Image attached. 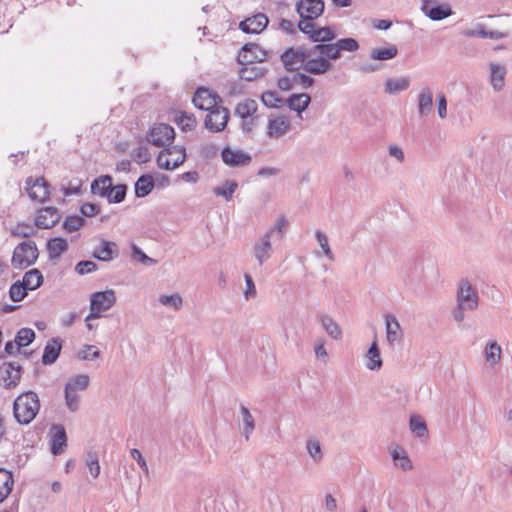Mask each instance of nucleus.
Here are the masks:
<instances>
[{"mask_svg":"<svg viewBox=\"0 0 512 512\" xmlns=\"http://www.w3.org/2000/svg\"><path fill=\"white\" fill-rule=\"evenodd\" d=\"M221 97L212 93L208 88L199 87L192 97L193 105L208 114L204 119V127L210 132L223 131L230 119V111L228 108L220 106Z\"/></svg>","mask_w":512,"mask_h":512,"instance_id":"obj_1","label":"nucleus"},{"mask_svg":"<svg viewBox=\"0 0 512 512\" xmlns=\"http://www.w3.org/2000/svg\"><path fill=\"white\" fill-rule=\"evenodd\" d=\"M40 410L37 393L32 390L20 394L13 402V415L20 425L31 423Z\"/></svg>","mask_w":512,"mask_h":512,"instance_id":"obj_2","label":"nucleus"},{"mask_svg":"<svg viewBox=\"0 0 512 512\" xmlns=\"http://www.w3.org/2000/svg\"><path fill=\"white\" fill-rule=\"evenodd\" d=\"M38 256L39 251L36 243L32 240L23 241L15 247L11 264L15 269H25L33 265Z\"/></svg>","mask_w":512,"mask_h":512,"instance_id":"obj_3","label":"nucleus"},{"mask_svg":"<svg viewBox=\"0 0 512 512\" xmlns=\"http://www.w3.org/2000/svg\"><path fill=\"white\" fill-rule=\"evenodd\" d=\"M185 160V147L178 145L163 148L156 158L158 167L164 170H173L182 165Z\"/></svg>","mask_w":512,"mask_h":512,"instance_id":"obj_4","label":"nucleus"},{"mask_svg":"<svg viewBox=\"0 0 512 512\" xmlns=\"http://www.w3.org/2000/svg\"><path fill=\"white\" fill-rule=\"evenodd\" d=\"M175 130L165 123L154 124L147 133V141L155 147H171L175 139Z\"/></svg>","mask_w":512,"mask_h":512,"instance_id":"obj_5","label":"nucleus"},{"mask_svg":"<svg viewBox=\"0 0 512 512\" xmlns=\"http://www.w3.org/2000/svg\"><path fill=\"white\" fill-rule=\"evenodd\" d=\"M23 367L14 361L4 362L0 366V385L5 389L15 388L21 379Z\"/></svg>","mask_w":512,"mask_h":512,"instance_id":"obj_6","label":"nucleus"},{"mask_svg":"<svg viewBox=\"0 0 512 512\" xmlns=\"http://www.w3.org/2000/svg\"><path fill=\"white\" fill-rule=\"evenodd\" d=\"M28 196L33 201L45 202L50 197V184L44 177H28L25 181Z\"/></svg>","mask_w":512,"mask_h":512,"instance_id":"obj_7","label":"nucleus"},{"mask_svg":"<svg viewBox=\"0 0 512 512\" xmlns=\"http://www.w3.org/2000/svg\"><path fill=\"white\" fill-rule=\"evenodd\" d=\"M295 8L300 19L316 20L323 14L325 2L324 0H298Z\"/></svg>","mask_w":512,"mask_h":512,"instance_id":"obj_8","label":"nucleus"},{"mask_svg":"<svg viewBox=\"0 0 512 512\" xmlns=\"http://www.w3.org/2000/svg\"><path fill=\"white\" fill-rule=\"evenodd\" d=\"M268 53L257 43H246L242 46L237 56L239 64H255L267 59Z\"/></svg>","mask_w":512,"mask_h":512,"instance_id":"obj_9","label":"nucleus"},{"mask_svg":"<svg viewBox=\"0 0 512 512\" xmlns=\"http://www.w3.org/2000/svg\"><path fill=\"white\" fill-rule=\"evenodd\" d=\"M311 55L310 50L293 47L287 48L280 56L283 62L284 69L288 72H294L299 67L296 66L298 62L305 63Z\"/></svg>","mask_w":512,"mask_h":512,"instance_id":"obj_10","label":"nucleus"},{"mask_svg":"<svg viewBox=\"0 0 512 512\" xmlns=\"http://www.w3.org/2000/svg\"><path fill=\"white\" fill-rule=\"evenodd\" d=\"M478 294L473 286L466 280L459 283L457 292V304L468 310H475L478 307Z\"/></svg>","mask_w":512,"mask_h":512,"instance_id":"obj_11","label":"nucleus"},{"mask_svg":"<svg viewBox=\"0 0 512 512\" xmlns=\"http://www.w3.org/2000/svg\"><path fill=\"white\" fill-rule=\"evenodd\" d=\"M221 158L225 165L229 167H243L251 163L250 154L241 150H233L229 145L221 150Z\"/></svg>","mask_w":512,"mask_h":512,"instance_id":"obj_12","label":"nucleus"},{"mask_svg":"<svg viewBox=\"0 0 512 512\" xmlns=\"http://www.w3.org/2000/svg\"><path fill=\"white\" fill-rule=\"evenodd\" d=\"M421 11L433 21H441L452 15V9L447 4H439L435 0H424Z\"/></svg>","mask_w":512,"mask_h":512,"instance_id":"obj_13","label":"nucleus"},{"mask_svg":"<svg viewBox=\"0 0 512 512\" xmlns=\"http://www.w3.org/2000/svg\"><path fill=\"white\" fill-rule=\"evenodd\" d=\"M61 218V214L56 207H43L37 211L35 226L39 229H50L54 227Z\"/></svg>","mask_w":512,"mask_h":512,"instance_id":"obj_14","label":"nucleus"},{"mask_svg":"<svg viewBox=\"0 0 512 512\" xmlns=\"http://www.w3.org/2000/svg\"><path fill=\"white\" fill-rule=\"evenodd\" d=\"M269 24V19L264 13H257L239 23V29L246 34H259Z\"/></svg>","mask_w":512,"mask_h":512,"instance_id":"obj_15","label":"nucleus"},{"mask_svg":"<svg viewBox=\"0 0 512 512\" xmlns=\"http://www.w3.org/2000/svg\"><path fill=\"white\" fill-rule=\"evenodd\" d=\"M116 303L114 290L97 291L90 297V310L106 311Z\"/></svg>","mask_w":512,"mask_h":512,"instance_id":"obj_16","label":"nucleus"},{"mask_svg":"<svg viewBox=\"0 0 512 512\" xmlns=\"http://www.w3.org/2000/svg\"><path fill=\"white\" fill-rule=\"evenodd\" d=\"M67 447V433L61 424H54L51 427L50 450L55 456L62 454Z\"/></svg>","mask_w":512,"mask_h":512,"instance_id":"obj_17","label":"nucleus"},{"mask_svg":"<svg viewBox=\"0 0 512 512\" xmlns=\"http://www.w3.org/2000/svg\"><path fill=\"white\" fill-rule=\"evenodd\" d=\"M119 249L115 242L101 240L99 246L93 251V257L102 262H109L118 257Z\"/></svg>","mask_w":512,"mask_h":512,"instance_id":"obj_18","label":"nucleus"},{"mask_svg":"<svg viewBox=\"0 0 512 512\" xmlns=\"http://www.w3.org/2000/svg\"><path fill=\"white\" fill-rule=\"evenodd\" d=\"M63 340L60 337H53L46 343L41 358L43 365H51L57 361L62 350Z\"/></svg>","mask_w":512,"mask_h":512,"instance_id":"obj_19","label":"nucleus"},{"mask_svg":"<svg viewBox=\"0 0 512 512\" xmlns=\"http://www.w3.org/2000/svg\"><path fill=\"white\" fill-rule=\"evenodd\" d=\"M332 64L324 56H318L316 58H308L303 64V69L312 75H321L331 70Z\"/></svg>","mask_w":512,"mask_h":512,"instance_id":"obj_20","label":"nucleus"},{"mask_svg":"<svg viewBox=\"0 0 512 512\" xmlns=\"http://www.w3.org/2000/svg\"><path fill=\"white\" fill-rule=\"evenodd\" d=\"M113 179L110 175H101L95 178L90 185L91 193L107 198L110 192H113Z\"/></svg>","mask_w":512,"mask_h":512,"instance_id":"obj_21","label":"nucleus"},{"mask_svg":"<svg viewBox=\"0 0 512 512\" xmlns=\"http://www.w3.org/2000/svg\"><path fill=\"white\" fill-rule=\"evenodd\" d=\"M285 103L291 111L297 112L298 116L301 117L302 112H304L311 103V96L307 93H293L285 100Z\"/></svg>","mask_w":512,"mask_h":512,"instance_id":"obj_22","label":"nucleus"},{"mask_svg":"<svg viewBox=\"0 0 512 512\" xmlns=\"http://www.w3.org/2000/svg\"><path fill=\"white\" fill-rule=\"evenodd\" d=\"M290 129V122L287 117L280 116L270 119L267 127V135L270 138H280Z\"/></svg>","mask_w":512,"mask_h":512,"instance_id":"obj_23","label":"nucleus"},{"mask_svg":"<svg viewBox=\"0 0 512 512\" xmlns=\"http://www.w3.org/2000/svg\"><path fill=\"white\" fill-rule=\"evenodd\" d=\"M68 242L61 236L48 239L46 249L50 260H57L68 250Z\"/></svg>","mask_w":512,"mask_h":512,"instance_id":"obj_24","label":"nucleus"},{"mask_svg":"<svg viewBox=\"0 0 512 512\" xmlns=\"http://www.w3.org/2000/svg\"><path fill=\"white\" fill-rule=\"evenodd\" d=\"M270 240V233H265L261 240L254 246V255L258 260L259 265H262L272 255L273 249Z\"/></svg>","mask_w":512,"mask_h":512,"instance_id":"obj_25","label":"nucleus"},{"mask_svg":"<svg viewBox=\"0 0 512 512\" xmlns=\"http://www.w3.org/2000/svg\"><path fill=\"white\" fill-rule=\"evenodd\" d=\"M155 187V180L151 174H142L134 184L135 196L144 198L148 196Z\"/></svg>","mask_w":512,"mask_h":512,"instance_id":"obj_26","label":"nucleus"},{"mask_svg":"<svg viewBox=\"0 0 512 512\" xmlns=\"http://www.w3.org/2000/svg\"><path fill=\"white\" fill-rule=\"evenodd\" d=\"M386 324V338L390 345L395 341H400L403 337V332L397 318L389 314L385 319Z\"/></svg>","mask_w":512,"mask_h":512,"instance_id":"obj_27","label":"nucleus"},{"mask_svg":"<svg viewBox=\"0 0 512 512\" xmlns=\"http://www.w3.org/2000/svg\"><path fill=\"white\" fill-rule=\"evenodd\" d=\"M418 113L421 117H426L432 112L433 95L429 87L421 89L418 95Z\"/></svg>","mask_w":512,"mask_h":512,"instance_id":"obj_28","label":"nucleus"},{"mask_svg":"<svg viewBox=\"0 0 512 512\" xmlns=\"http://www.w3.org/2000/svg\"><path fill=\"white\" fill-rule=\"evenodd\" d=\"M464 35L467 37L489 38L493 40H500L507 37V33L497 30L487 31L485 26L482 24H479L475 29L465 31Z\"/></svg>","mask_w":512,"mask_h":512,"instance_id":"obj_29","label":"nucleus"},{"mask_svg":"<svg viewBox=\"0 0 512 512\" xmlns=\"http://www.w3.org/2000/svg\"><path fill=\"white\" fill-rule=\"evenodd\" d=\"M13 485V473L4 468H0V503L9 496L13 489Z\"/></svg>","mask_w":512,"mask_h":512,"instance_id":"obj_30","label":"nucleus"},{"mask_svg":"<svg viewBox=\"0 0 512 512\" xmlns=\"http://www.w3.org/2000/svg\"><path fill=\"white\" fill-rule=\"evenodd\" d=\"M310 51L311 54L319 52V56H324L329 62L338 60L341 57V54H337L335 44L329 42H318Z\"/></svg>","mask_w":512,"mask_h":512,"instance_id":"obj_31","label":"nucleus"},{"mask_svg":"<svg viewBox=\"0 0 512 512\" xmlns=\"http://www.w3.org/2000/svg\"><path fill=\"white\" fill-rule=\"evenodd\" d=\"M410 86V80L407 77L388 78L384 83V91L388 94H397L405 91Z\"/></svg>","mask_w":512,"mask_h":512,"instance_id":"obj_32","label":"nucleus"},{"mask_svg":"<svg viewBox=\"0 0 512 512\" xmlns=\"http://www.w3.org/2000/svg\"><path fill=\"white\" fill-rule=\"evenodd\" d=\"M258 108L257 102L254 99H246L243 102H239L234 110V114L241 119L245 120L249 117L254 116Z\"/></svg>","mask_w":512,"mask_h":512,"instance_id":"obj_33","label":"nucleus"},{"mask_svg":"<svg viewBox=\"0 0 512 512\" xmlns=\"http://www.w3.org/2000/svg\"><path fill=\"white\" fill-rule=\"evenodd\" d=\"M243 67L239 70V76L245 81L251 82L265 75L266 68L258 67L254 64H242Z\"/></svg>","mask_w":512,"mask_h":512,"instance_id":"obj_34","label":"nucleus"},{"mask_svg":"<svg viewBox=\"0 0 512 512\" xmlns=\"http://www.w3.org/2000/svg\"><path fill=\"white\" fill-rule=\"evenodd\" d=\"M506 70L498 64L490 65V83L495 91H500L504 86Z\"/></svg>","mask_w":512,"mask_h":512,"instance_id":"obj_35","label":"nucleus"},{"mask_svg":"<svg viewBox=\"0 0 512 512\" xmlns=\"http://www.w3.org/2000/svg\"><path fill=\"white\" fill-rule=\"evenodd\" d=\"M367 359H368V362L366 363V367L369 369V370H379L381 369L382 367V359H381V356H380V350H379V347H378V344H377V341L374 340L368 351H367Z\"/></svg>","mask_w":512,"mask_h":512,"instance_id":"obj_36","label":"nucleus"},{"mask_svg":"<svg viewBox=\"0 0 512 512\" xmlns=\"http://www.w3.org/2000/svg\"><path fill=\"white\" fill-rule=\"evenodd\" d=\"M320 322L326 331V333L333 339L338 340L342 337V330L340 326L334 321V319L327 315L320 316Z\"/></svg>","mask_w":512,"mask_h":512,"instance_id":"obj_37","label":"nucleus"},{"mask_svg":"<svg viewBox=\"0 0 512 512\" xmlns=\"http://www.w3.org/2000/svg\"><path fill=\"white\" fill-rule=\"evenodd\" d=\"M43 275L41 273V271L37 268H33L29 271H27L21 282H23V284L27 287L30 286V290H35V289H38L39 287L42 286L43 284Z\"/></svg>","mask_w":512,"mask_h":512,"instance_id":"obj_38","label":"nucleus"},{"mask_svg":"<svg viewBox=\"0 0 512 512\" xmlns=\"http://www.w3.org/2000/svg\"><path fill=\"white\" fill-rule=\"evenodd\" d=\"M240 413L243 422V435L245 436L246 440H248L255 429V420L250 410L243 404L240 405Z\"/></svg>","mask_w":512,"mask_h":512,"instance_id":"obj_39","label":"nucleus"},{"mask_svg":"<svg viewBox=\"0 0 512 512\" xmlns=\"http://www.w3.org/2000/svg\"><path fill=\"white\" fill-rule=\"evenodd\" d=\"M175 122L184 132L193 131L197 125V120L194 114H187L184 111L179 112L175 117Z\"/></svg>","mask_w":512,"mask_h":512,"instance_id":"obj_40","label":"nucleus"},{"mask_svg":"<svg viewBox=\"0 0 512 512\" xmlns=\"http://www.w3.org/2000/svg\"><path fill=\"white\" fill-rule=\"evenodd\" d=\"M398 49L395 45H390L389 47L383 48H375L370 53V58L373 60H390L397 56Z\"/></svg>","mask_w":512,"mask_h":512,"instance_id":"obj_41","label":"nucleus"},{"mask_svg":"<svg viewBox=\"0 0 512 512\" xmlns=\"http://www.w3.org/2000/svg\"><path fill=\"white\" fill-rule=\"evenodd\" d=\"M36 334L33 329L23 327L18 330L16 333L14 342L17 345L18 349L28 346L35 340Z\"/></svg>","mask_w":512,"mask_h":512,"instance_id":"obj_42","label":"nucleus"},{"mask_svg":"<svg viewBox=\"0 0 512 512\" xmlns=\"http://www.w3.org/2000/svg\"><path fill=\"white\" fill-rule=\"evenodd\" d=\"M28 291L30 286L27 287L21 280H17L9 288V297L13 302H20L27 296Z\"/></svg>","mask_w":512,"mask_h":512,"instance_id":"obj_43","label":"nucleus"},{"mask_svg":"<svg viewBox=\"0 0 512 512\" xmlns=\"http://www.w3.org/2000/svg\"><path fill=\"white\" fill-rule=\"evenodd\" d=\"M335 36V32L331 27H319L310 35V41L314 43L331 42Z\"/></svg>","mask_w":512,"mask_h":512,"instance_id":"obj_44","label":"nucleus"},{"mask_svg":"<svg viewBox=\"0 0 512 512\" xmlns=\"http://www.w3.org/2000/svg\"><path fill=\"white\" fill-rule=\"evenodd\" d=\"M238 188V183L232 180H226L223 186H218L213 189V193L216 196L223 197L226 201H230L233 197L234 192Z\"/></svg>","mask_w":512,"mask_h":512,"instance_id":"obj_45","label":"nucleus"},{"mask_svg":"<svg viewBox=\"0 0 512 512\" xmlns=\"http://www.w3.org/2000/svg\"><path fill=\"white\" fill-rule=\"evenodd\" d=\"M64 398L65 404L71 412H76L79 410L80 397L76 391L70 389V385H65L64 387Z\"/></svg>","mask_w":512,"mask_h":512,"instance_id":"obj_46","label":"nucleus"},{"mask_svg":"<svg viewBox=\"0 0 512 512\" xmlns=\"http://www.w3.org/2000/svg\"><path fill=\"white\" fill-rule=\"evenodd\" d=\"M334 44L337 54H341L342 51L355 52L360 47L359 42L352 37L338 39Z\"/></svg>","mask_w":512,"mask_h":512,"instance_id":"obj_47","label":"nucleus"},{"mask_svg":"<svg viewBox=\"0 0 512 512\" xmlns=\"http://www.w3.org/2000/svg\"><path fill=\"white\" fill-rule=\"evenodd\" d=\"M485 358L491 365L497 364L501 359V347L496 341L487 344L485 350Z\"/></svg>","mask_w":512,"mask_h":512,"instance_id":"obj_48","label":"nucleus"},{"mask_svg":"<svg viewBox=\"0 0 512 512\" xmlns=\"http://www.w3.org/2000/svg\"><path fill=\"white\" fill-rule=\"evenodd\" d=\"M85 225V219L82 216L78 215H70L67 216L62 224V228L68 232L72 233Z\"/></svg>","mask_w":512,"mask_h":512,"instance_id":"obj_49","label":"nucleus"},{"mask_svg":"<svg viewBox=\"0 0 512 512\" xmlns=\"http://www.w3.org/2000/svg\"><path fill=\"white\" fill-rule=\"evenodd\" d=\"M410 429L417 437L422 438L428 435V429L425 421L418 415H412L410 417Z\"/></svg>","mask_w":512,"mask_h":512,"instance_id":"obj_50","label":"nucleus"},{"mask_svg":"<svg viewBox=\"0 0 512 512\" xmlns=\"http://www.w3.org/2000/svg\"><path fill=\"white\" fill-rule=\"evenodd\" d=\"M127 190L128 186L126 184L113 185V192H110L109 196L106 198L108 203L118 204L123 202L125 200Z\"/></svg>","mask_w":512,"mask_h":512,"instance_id":"obj_51","label":"nucleus"},{"mask_svg":"<svg viewBox=\"0 0 512 512\" xmlns=\"http://www.w3.org/2000/svg\"><path fill=\"white\" fill-rule=\"evenodd\" d=\"M159 301L164 306L170 307L175 311H179L183 306L182 297L178 293L171 295H161Z\"/></svg>","mask_w":512,"mask_h":512,"instance_id":"obj_52","label":"nucleus"},{"mask_svg":"<svg viewBox=\"0 0 512 512\" xmlns=\"http://www.w3.org/2000/svg\"><path fill=\"white\" fill-rule=\"evenodd\" d=\"M90 378L86 374H79L71 377L65 385H70L73 391H83L89 386Z\"/></svg>","mask_w":512,"mask_h":512,"instance_id":"obj_53","label":"nucleus"},{"mask_svg":"<svg viewBox=\"0 0 512 512\" xmlns=\"http://www.w3.org/2000/svg\"><path fill=\"white\" fill-rule=\"evenodd\" d=\"M131 256L134 260H137L139 261L140 263H142L143 265H146V266H151V265H154L156 264V260L153 259V258H150L149 256H147L144 251L138 247L137 245L133 244L132 247H131Z\"/></svg>","mask_w":512,"mask_h":512,"instance_id":"obj_54","label":"nucleus"},{"mask_svg":"<svg viewBox=\"0 0 512 512\" xmlns=\"http://www.w3.org/2000/svg\"><path fill=\"white\" fill-rule=\"evenodd\" d=\"M306 449L313 460L318 463L322 460L323 454L320 442L317 440L309 439L306 443Z\"/></svg>","mask_w":512,"mask_h":512,"instance_id":"obj_55","label":"nucleus"},{"mask_svg":"<svg viewBox=\"0 0 512 512\" xmlns=\"http://www.w3.org/2000/svg\"><path fill=\"white\" fill-rule=\"evenodd\" d=\"M219 147L214 143H204L199 148V154L203 159L212 160L217 157Z\"/></svg>","mask_w":512,"mask_h":512,"instance_id":"obj_56","label":"nucleus"},{"mask_svg":"<svg viewBox=\"0 0 512 512\" xmlns=\"http://www.w3.org/2000/svg\"><path fill=\"white\" fill-rule=\"evenodd\" d=\"M262 103L268 108H277V104H282L283 99L274 91H267L261 96Z\"/></svg>","mask_w":512,"mask_h":512,"instance_id":"obj_57","label":"nucleus"},{"mask_svg":"<svg viewBox=\"0 0 512 512\" xmlns=\"http://www.w3.org/2000/svg\"><path fill=\"white\" fill-rule=\"evenodd\" d=\"M315 237H316L319 245L321 246L325 256L329 260L333 261L334 260V254H333V252H332V250H331V248H330V246L328 244V238H327L326 234L323 233L320 230H317L316 233H315Z\"/></svg>","mask_w":512,"mask_h":512,"instance_id":"obj_58","label":"nucleus"},{"mask_svg":"<svg viewBox=\"0 0 512 512\" xmlns=\"http://www.w3.org/2000/svg\"><path fill=\"white\" fill-rule=\"evenodd\" d=\"M34 228L30 224L20 223L11 231L12 236L28 238L35 234Z\"/></svg>","mask_w":512,"mask_h":512,"instance_id":"obj_59","label":"nucleus"},{"mask_svg":"<svg viewBox=\"0 0 512 512\" xmlns=\"http://www.w3.org/2000/svg\"><path fill=\"white\" fill-rule=\"evenodd\" d=\"M133 159L139 164L146 163L150 160L151 155L146 145L140 144L132 153Z\"/></svg>","mask_w":512,"mask_h":512,"instance_id":"obj_60","label":"nucleus"},{"mask_svg":"<svg viewBox=\"0 0 512 512\" xmlns=\"http://www.w3.org/2000/svg\"><path fill=\"white\" fill-rule=\"evenodd\" d=\"M100 356L99 349L94 345H85L84 349L78 352V358L81 360H93Z\"/></svg>","mask_w":512,"mask_h":512,"instance_id":"obj_61","label":"nucleus"},{"mask_svg":"<svg viewBox=\"0 0 512 512\" xmlns=\"http://www.w3.org/2000/svg\"><path fill=\"white\" fill-rule=\"evenodd\" d=\"M97 269V264L90 260L79 261L75 266V272H77L79 275H85L94 272Z\"/></svg>","mask_w":512,"mask_h":512,"instance_id":"obj_62","label":"nucleus"},{"mask_svg":"<svg viewBox=\"0 0 512 512\" xmlns=\"http://www.w3.org/2000/svg\"><path fill=\"white\" fill-rule=\"evenodd\" d=\"M100 212V206L96 203L86 202L83 203L80 207V213L83 218L93 217L98 215Z\"/></svg>","mask_w":512,"mask_h":512,"instance_id":"obj_63","label":"nucleus"},{"mask_svg":"<svg viewBox=\"0 0 512 512\" xmlns=\"http://www.w3.org/2000/svg\"><path fill=\"white\" fill-rule=\"evenodd\" d=\"M292 80L294 83L300 84L305 89L312 87L315 82L314 78L302 72H296L293 75Z\"/></svg>","mask_w":512,"mask_h":512,"instance_id":"obj_64","label":"nucleus"}]
</instances>
